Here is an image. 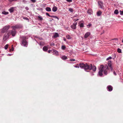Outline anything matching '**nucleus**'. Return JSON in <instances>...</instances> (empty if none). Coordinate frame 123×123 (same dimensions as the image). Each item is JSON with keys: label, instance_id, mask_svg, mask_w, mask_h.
Segmentation results:
<instances>
[{"label": "nucleus", "instance_id": "obj_47", "mask_svg": "<svg viewBox=\"0 0 123 123\" xmlns=\"http://www.w3.org/2000/svg\"><path fill=\"white\" fill-rule=\"evenodd\" d=\"M22 2L25 3H26L27 2V1L26 0H23L22 1Z\"/></svg>", "mask_w": 123, "mask_h": 123}, {"label": "nucleus", "instance_id": "obj_40", "mask_svg": "<svg viewBox=\"0 0 123 123\" xmlns=\"http://www.w3.org/2000/svg\"><path fill=\"white\" fill-rule=\"evenodd\" d=\"M46 14L49 17H51V15H50L47 12L46 13Z\"/></svg>", "mask_w": 123, "mask_h": 123}, {"label": "nucleus", "instance_id": "obj_30", "mask_svg": "<svg viewBox=\"0 0 123 123\" xmlns=\"http://www.w3.org/2000/svg\"><path fill=\"white\" fill-rule=\"evenodd\" d=\"M8 44H7L6 45L4 46V49H7L8 48Z\"/></svg>", "mask_w": 123, "mask_h": 123}, {"label": "nucleus", "instance_id": "obj_51", "mask_svg": "<svg viewBox=\"0 0 123 123\" xmlns=\"http://www.w3.org/2000/svg\"><path fill=\"white\" fill-rule=\"evenodd\" d=\"M67 1L68 2H71L72 1V0H67Z\"/></svg>", "mask_w": 123, "mask_h": 123}, {"label": "nucleus", "instance_id": "obj_2", "mask_svg": "<svg viewBox=\"0 0 123 123\" xmlns=\"http://www.w3.org/2000/svg\"><path fill=\"white\" fill-rule=\"evenodd\" d=\"M79 66L80 68L84 69L85 71L87 69L92 70L93 71L95 72L96 69V67L94 65L93 66L91 64L89 65L87 63L84 64L83 63H81L79 64Z\"/></svg>", "mask_w": 123, "mask_h": 123}, {"label": "nucleus", "instance_id": "obj_27", "mask_svg": "<svg viewBox=\"0 0 123 123\" xmlns=\"http://www.w3.org/2000/svg\"><path fill=\"white\" fill-rule=\"evenodd\" d=\"M119 13L118 10L117 9L116 10L114 11V13L116 14H117Z\"/></svg>", "mask_w": 123, "mask_h": 123}, {"label": "nucleus", "instance_id": "obj_24", "mask_svg": "<svg viewBox=\"0 0 123 123\" xmlns=\"http://www.w3.org/2000/svg\"><path fill=\"white\" fill-rule=\"evenodd\" d=\"M2 13L4 15H7L8 14V12L6 11H3L2 12Z\"/></svg>", "mask_w": 123, "mask_h": 123}, {"label": "nucleus", "instance_id": "obj_25", "mask_svg": "<svg viewBox=\"0 0 123 123\" xmlns=\"http://www.w3.org/2000/svg\"><path fill=\"white\" fill-rule=\"evenodd\" d=\"M51 17L55 18L57 19L58 20H59V18L56 16H51Z\"/></svg>", "mask_w": 123, "mask_h": 123}, {"label": "nucleus", "instance_id": "obj_19", "mask_svg": "<svg viewBox=\"0 0 123 123\" xmlns=\"http://www.w3.org/2000/svg\"><path fill=\"white\" fill-rule=\"evenodd\" d=\"M47 12H50L51 11L50 8L49 7H47L45 8Z\"/></svg>", "mask_w": 123, "mask_h": 123}, {"label": "nucleus", "instance_id": "obj_21", "mask_svg": "<svg viewBox=\"0 0 123 123\" xmlns=\"http://www.w3.org/2000/svg\"><path fill=\"white\" fill-rule=\"evenodd\" d=\"M66 38L68 39H71L72 38L69 35H67L66 36Z\"/></svg>", "mask_w": 123, "mask_h": 123}, {"label": "nucleus", "instance_id": "obj_23", "mask_svg": "<svg viewBox=\"0 0 123 123\" xmlns=\"http://www.w3.org/2000/svg\"><path fill=\"white\" fill-rule=\"evenodd\" d=\"M61 58L63 60H65L67 59V57L65 56H62Z\"/></svg>", "mask_w": 123, "mask_h": 123}, {"label": "nucleus", "instance_id": "obj_15", "mask_svg": "<svg viewBox=\"0 0 123 123\" xmlns=\"http://www.w3.org/2000/svg\"><path fill=\"white\" fill-rule=\"evenodd\" d=\"M43 51H46L48 50V48L46 46H45L43 47Z\"/></svg>", "mask_w": 123, "mask_h": 123}, {"label": "nucleus", "instance_id": "obj_10", "mask_svg": "<svg viewBox=\"0 0 123 123\" xmlns=\"http://www.w3.org/2000/svg\"><path fill=\"white\" fill-rule=\"evenodd\" d=\"M87 12L89 14L91 15L93 14V12L92 9H90L87 10Z\"/></svg>", "mask_w": 123, "mask_h": 123}, {"label": "nucleus", "instance_id": "obj_39", "mask_svg": "<svg viewBox=\"0 0 123 123\" xmlns=\"http://www.w3.org/2000/svg\"><path fill=\"white\" fill-rule=\"evenodd\" d=\"M111 58H112V57L111 56H109V57H108V58H107L106 59V60H108L109 59H111Z\"/></svg>", "mask_w": 123, "mask_h": 123}, {"label": "nucleus", "instance_id": "obj_9", "mask_svg": "<svg viewBox=\"0 0 123 123\" xmlns=\"http://www.w3.org/2000/svg\"><path fill=\"white\" fill-rule=\"evenodd\" d=\"M107 89L108 91L111 92L112 90L113 87L109 85L107 86Z\"/></svg>", "mask_w": 123, "mask_h": 123}, {"label": "nucleus", "instance_id": "obj_31", "mask_svg": "<svg viewBox=\"0 0 123 123\" xmlns=\"http://www.w3.org/2000/svg\"><path fill=\"white\" fill-rule=\"evenodd\" d=\"M66 48V47L64 45H62V49L63 50H64Z\"/></svg>", "mask_w": 123, "mask_h": 123}, {"label": "nucleus", "instance_id": "obj_22", "mask_svg": "<svg viewBox=\"0 0 123 123\" xmlns=\"http://www.w3.org/2000/svg\"><path fill=\"white\" fill-rule=\"evenodd\" d=\"M59 37L58 34L57 33H56L54 34V37L56 38Z\"/></svg>", "mask_w": 123, "mask_h": 123}, {"label": "nucleus", "instance_id": "obj_48", "mask_svg": "<svg viewBox=\"0 0 123 123\" xmlns=\"http://www.w3.org/2000/svg\"><path fill=\"white\" fill-rule=\"evenodd\" d=\"M52 50H49L48 51V52L49 53H52V52H52Z\"/></svg>", "mask_w": 123, "mask_h": 123}, {"label": "nucleus", "instance_id": "obj_49", "mask_svg": "<svg viewBox=\"0 0 123 123\" xmlns=\"http://www.w3.org/2000/svg\"><path fill=\"white\" fill-rule=\"evenodd\" d=\"M113 73L115 75H117V74L116 73V72H115V71H114Z\"/></svg>", "mask_w": 123, "mask_h": 123}, {"label": "nucleus", "instance_id": "obj_36", "mask_svg": "<svg viewBox=\"0 0 123 123\" xmlns=\"http://www.w3.org/2000/svg\"><path fill=\"white\" fill-rule=\"evenodd\" d=\"M73 66L74 67L76 68H79V65L78 64H77L75 66L74 65Z\"/></svg>", "mask_w": 123, "mask_h": 123}, {"label": "nucleus", "instance_id": "obj_32", "mask_svg": "<svg viewBox=\"0 0 123 123\" xmlns=\"http://www.w3.org/2000/svg\"><path fill=\"white\" fill-rule=\"evenodd\" d=\"M36 9L37 10L39 11H42L43 10V8L40 7H38V8H37Z\"/></svg>", "mask_w": 123, "mask_h": 123}, {"label": "nucleus", "instance_id": "obj_54", "mask_svg": "<svg viewBox=\"0 0 123 123\" xmlns=\"http://www.w3.org/2000/svg\"><path fill=\"white\" fill-rule=\"evenodd\" d=\"M63 40L65 41L66 40V39L65 37L63 38Z\"/></svg>", "mask_w": 123, "mask_h": 123}, {"label": "nucleus", "instance_id": "obj_29", "mask_svg": "<svg viewBox=\"0 0 123 123\" xmlns=\"http://www.w3.org/2000/svg\"><path fill=\"white\" fill-rule=\"evenodd\" d=\"M71 28L73 29H76V27L73 25L71 26Z\"/></svg>", "mask_w": 123, "mask_h": 123}, {"label": "nucleus", "instance_id": "obj_41", "mask_svg": "<svg viewBox=\"0 0 123 123\" xmlns=\"http://www.w3.org/2000/svg\"><path fill=\"white\" fill-rule=\"evenodd\" d=\"M113 58L114 59L116 57V54H114L113 55Z\"/></svg>", "mask_w": 123, "mask_h": 123}, {"label": "nucleus", "instance_id": "obj_57", "mask_svg": "<svg viewBox=\"0 0 123 123\" xmlns=\"http://www.w3.org/2000/svg\"><path fill=\"white\" fill-rule=\"evenodd\" d=\"M122 42H123V39L122 40Z\"/></svg>", "mask_w": 123, "mask_h": 123}, {"label": "nucleus", "instance_id": "obj_6", "mask_svg": "<svg viewBox=\"0 0 123 123\" xmlns=\"http://www.w3.org/2000/svg\"><path fill=\"white\" fill-rule=\"evenodd\" d=\"M23 27L22 25L20 24H18L15 26H12L11 27L13 29L16 30V29L21 28Z\"/></svg>", "mask_w": 123, "mask_h": 123}, {"label": "nucleus", "instance_id": "obj_38", "mask_svg": "<svg viewBox=\"0 0 123 123\" xmlns=\"http://www.w3.org/2000/svg\"><path fill=\"white\" fill-rule=\"evenodd\" d=\"M23 18L24 19L28 20V21H29V18L27 17H24Z\"/></svg>", "mask_w": 123, "mask_h": 123}, {"label": "nucleus", "instance_id": "obj_18", "mask_svg": "<svg viewBox=\"0 0 123 123\" xmlns=\"http://www.w3.org/2000/svg\"><path fill=\"white\" fill-rule=\"evenodd\" d=\"M79 26L80 28H83L84 26V23H79Z\"/></svg>", "mask_w": 123, "mask_h": 123}, {"label": "nucleus", "instance_id": "obj_13", "mask_svg": "<svg viewBox=\"0 0 123 123\" xmlns=\"http://www.w3.org/2000/svg\"><path fill=\"white\" fill-rule=\"evenodd\" d=\"M102 14V12L101 11H99L97 12V16H100Z\"/></svg>", "mask_w": 123, "mask_h": 123}, {"label": "nucleus", "instance_id": "obj_33", "mask_svg": "<svg viewBox=\"0 0 123 123\" xmlns=\"http://www.w3.org/2000/svg\"><path fill=\"white\" fill-rule=\"evenodd\" d=\"M69 11L71 12H73V9L72 8H69Z\"/></svg>", "mask_w": 123, "mask_h": 123}, {"label": "nucleus", "instance_id": "obj_53", "mask_svg": "<svg viewBox=\"0 0 123 123\" xmlns=\"http://www.w3.org/2000/svg\"><path fill=\"white\" fill-rule=\"evenodd\" d=\"M14 50V48L13 47H12V49H11V50L12 51H13Z\"/></svg>", "mask_w": 123, "mask_h": 123}, {"label": "nucleus", "instance_id": "obj_4", "mask_svg": "<svg viewBox=\"0 0 123 123\" xmlns=\"http://www.w3.org/2000/svg\"><path fill=\"white\" fill-rule=\"evenodd\" d=\"M8 32L9 33V34L10 36L11 35L13 37H14L15 36L16 33V30H14L13 29H12L11 31L9 30L8 31Z\"/></svg>", "mask_w": 123, "mask_h": 123}, {"label": "nucleus", "instance_id": "obj_11", "mask_svg": "<svg viewBox=\"0 0 123 123\" xmlns=\"http://www.w3.org/2000/svg\"><path fill=\"white\" fill-rule=\"evenodd\" d=\"M90 35V32H87L86 33L84 36V37L86 38Z\"/></svg>", "mask_w": 123, "mask_h": 123}, {"label": "nucleus", "instance_id": "obj_42", "mask_svg": "<svg viewBox=\"0 0 123 123\" xmlns=\"http://www.w3.org/2000/svg\"><path fill=\"white\" fill-rule=\"evenodd\" d=\"M77 22H75V23H73V25H74V26H75L76 27V25H77Z\"/></svg>", "mask_w": 123, "mask_h": 123}, {"label": "nucleus", "instance_id": "obj_17", "mask_svg": "<svg viewBox=\"0 0 123 123\" xmlns=\"http://www.w3.org/2000/svg\"><path fill=\"white\" fill-rule=\"evenodd\" d=\"M53 51L54 52V53L56 55H59L58 51L56 50L55 49H53Z\"/></svg>", "mask_w": 123, "mask_h": 123}, {"label": "nucleus", "instance_id": "obj_50", "mask_svg": "<svg viewBox=\"0 0 123 123\" xmlns=\"http://www.w3.org/2000/svg\"><path fill=\"white\" fill-rule=\"evenodd\" d=\"M25 9L27 10H29L28 7L27 6H26L25 7Z\"/></svg>", "mask_w": 123, "mask_h": 123}, {"label": "nucleus", "instance_id": "obj_5", "mask_svg": "<svg viewBox=\"0 0 123 123\" xmlns=\"http://www.w3.org/2000/svg\"><path fill=\"white\" fill-rule=\"evenodd\" d=\"M10 26L9 25H6L4 26L1 30V32L4 33L6 32L10 28Z\"/></svg>", "mask_w": 123, "mask_h": 123}, {"label": "nucleus", "instance_id": "obj_28", "mask_svg": "<svg viewBox=\"0 0 123 123\" xmlns=\"http://www.w3.org/2000/svg\"><path fill=\"white\" fill-rule=\"evenodd\" d=\"M37 43H38L40 45L43 46V42H40L39 43H38L37 42Z\"/></svg>", "mask_w": 123, "mask_h": 123}, {"label": "nucleus", "instance_id": "obj_3", "mask_svg": "<svg viewBox=\"0 0 123 123\" xmlns=\"http://www.w3.org/2000/svg\"><path fill=\"white\" fill-rule=\"evenodd\" d=\"M27 38V37L25 36H21L20 37V39L22 42L21 44L22 46L27 47L28 43L26 40Z\"/></svg>", "mask_w": 123, "mask_h": 123}, {"label": "nucleus", "instance_id": "obj_34", "mask_svg": "<svg viewBox=\"0 0 123 123\" xmlns=\"http://www.w3.org/2000/svg\"><path fill=\"white\" fill-rule=\"evenodd\" d=\"M92 24L91 23H89L87 25V28H89L91 26Z\"/></svg>", "mask_w": 123, "mask_h": 123}, {"label": "nucleus", "instance_id": "obj_16", "mask_svg": "<svg viewBox=\"0 0 123 123\" xmlns=\"http://www.w3.org/2000/svg\"><path fill=\"white\" fill-rule=\"evenodd\" d=\"M57 8L56 6H54L53 7L52 10L54 12H55L57 11Z\"/></svg>", "mask_w": 123, "mask_h": 123}, {"label": "nucleus", "instance_id": "obj_7", "mask_svg": "<svg viewBox=\"0 0 123 123\" xmlns=\"http://www.w3.org/2000/svg\"><path fill=\"white\" fill-rule=\"evenodd\" d=\"M10 35L9 34L8 32L6 33L4 35L3 40L4 41L6 40L9 38Z\"/></svg>", "mask_w": 123, "mask_h": 123}, {"label": "nucleus", "instance_id": "obj_52", "mask_svg": "<svg viewBox=\"0 0 123 123\" xmlns=\"http://www.w3.org/2000/svg\"><path fill=\"white\" fill-rule=\"evenodd\" d=\"M12 55V54H8L7 55L8 56H10Z\"/></svg>", "mask_w": 123, "mask_h": 123}, {"label": "nucleus", "instance_id": "obj_37", "mask_svg": "<svg viewBox=\"0 0 123 123\" xmlns=\"http://www.w3.org/2000/svg\"><path fill=\"white\" fill-rule=\"evenodd\" d=\"M119 12L121 15H123V10L122 11H120Z\"/></svg>", "mask_w": 123, "mask_h": 123}, {"label": "nucleus", "instance_id": "obj_44", "mask_svg": "<svg viewBox=\"0 0 123 123\" xmlns=\"http://www.w3.org/2000/svg\"><path fill=\"white\" fill-rule=\"evenodd\" d=\"M79 20V19H78V18H77L76 19H74V21L75 22H76V21H77L78 20Z\"/></svg>", "mask_w": 123, "mask_h": 123}, {"label": "nucleus", "instance_id": "obj_20", "mask_svg": "<svg viewBox=\"0 0 123 123\" xmlns=\"http://www.w3.org/2000/svg\"><path fill=\"white\" fill-rule=\"evenodd\" d=\"M108 65L110 67H111V61H109L108 62Z\"/></svg>", "mask_w": 123, "mask_h": 123}, {"label": "nucleus", "instance_id": "obj_56", "mask_svg": "<svg viewBox=\"0 0 123 123\" xmlns=\"http://www.w3.org/2000/svg\"><path fill=\"white\" fill-rule=\"evenodd\" d=\"M110 67V68H111V71H112L113 69V68H112L111 67Z\"/></svg>", "mask_w": 123, "mask_h": 123}, {"label": "nucleus", "instance_id": "obj_12", "mask_svg": "<svg viewBox=\"0 0 123 123\" xmlns=\"http://www.w3.org/2000/svg\"><path fill=\"white\" fill-rule=\"evenodd\" d=\"M14 7H11L9 10H8L10 13H12L14 11Z\"/></svg>", "mask_w": 123, "mask_h": 123}, {"label": "nucleus", "instance_id": "obj_26", "mask_svg": "<svg viewBox=\"0 0 123 123\" xmlns=\"http://www.w3.org/2000/svg\"><path fill=\"white\" fill-rule=\"evenodd\" d=\"M117 52L119 53H122V51L121 49L120 48H118L117 49Z\"/></svg>", "mask_w": 123, "mask_h": 123}, {"label": "nucleus", "instance_id": "obj_35", "mask_svg": "<svg viewBox=\"0 0 123 123\" xmlns=\"http://www.w3.org/2000/svg\"><path fill=\"white\" fill-rule=\"evenodd\" d=\"M50 46H54L55 45V44L53 42H52L50 43Z\"/></svg>", "mask_w": 123, "mask_h": 123}, {"label": "nucleus", "instance_id": "obj_45", "mask_svg": "<svg viewBox=\"0 0 123 123\" xmlns=\"http://www.w3.org/2000/svg\"><path fill=\"white\" fill-rule=\"evenodd\" d=\"M33 3H34L36 1V0H31Z\"/></svg>", "mask_w": 123, "mask_h": 123}, {"label": "nucleus", "instance_id": "obj_46", "mask_svg": "<svg viewBox=\"0 0 123 123\" xmlns=\"http://www.w3.org/2000/svg\"><path fill=\"white\" fill-rule=\"evenodd\" d=\"M78 16V15L77 14H76L74 15V16H73V18L75 17H77Z\"/></svg>", "mask_w": 123, "mask_h": 123}, {"label": "nucleus", "instance_id": "obj_1", "mask_svg": "<svg viewBox=\"0 0 123 123\" xmlns=\"http://www.w3.org/2000/svg\"><path fill=\"white\" fill-rule=\"evenodd\" d=\"M108 67L107 65L106 64L105 66L102 65L100 66L99 71L98 74V76L100 77H103V72L105 75L107 74L108 72L107 71Z\"/></svg>", "mask_w": 123, "mask_h": 123}, {"label": "nucleus", "instance_id": "obj_8", "mask_svg": "<svg viewBox=\"0 0 123 123\" xmlns=\"http://www.w3.org/2000/svg\"><path fill=\"white\" fill-rule=\"evenodd\" d=\"M98 6L101 9H103L104 7L103 5V3L102 1H99L98 2Z\"/></svg>", "mask_w": 123, "mask_h": 123}, {"label": "nucleus", "instance_id": "obj_55", "mask_svg": "<svg viewBox=\"0 0 123 123\" xmlns=\"http://www.w3.org/2000/svg\"><path fill=\"white\" fill-rule=\"evenodd\" d=\"M91 76H92L94 75V74L93 73H92L91 74Z\"/></svg>", "mask_w": 123, "mask_h": 123}, {"label": "nucleus", "instance_id": "obj_43", "mask_svg": "<svg viewBox=\"0 0 123 123\" xmlns=\"http://www.w3.org/2000/svg\"><path fill=\"white\" fill-rule=\"evenodd\" d=\"M70 61H75V60L73 59H70Z\"/></svg>", "mask_w": 123, "mask_h": 123}, {"label": "nucleus", "instance_id": "obj_14", "mask_svg": "<svg viewBox=\"0 0 123 123\" xmlns=\"http://www.w3.org/2000/svg\"><path fill=\"white\" fill-rule=\"evenodd\" d=\"M38 18V20L39 21H42L43 20V18L42 16L39 15L37 16Z\"/></svg>", "mask_w": 123, "mask_h": 123}]
</instances>
